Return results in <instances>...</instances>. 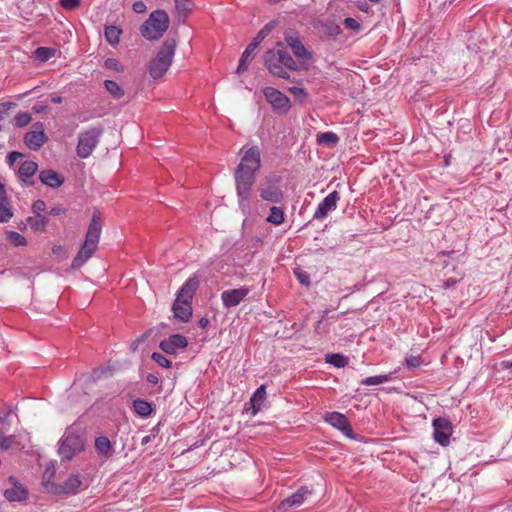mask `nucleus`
Listing matches in <instances>:
<instances>
[{"instance_id":"nucleus-1","label":"nucleus","mask_w":512,"mask_h":512,"mask_svg":"<svg viewBox=\"0 0 512 512\" xmlns=\"http://www.w3.org/2000/svg\"><path fill=\"white\" fill-rule=\"evenodd\" d=\"M260 166V150L257 146H252L244 153L235 170L238 205L245 213L250 209L251 188L255 182L256 173Z\"/></svg>"},{"instance_id":"nucleus-2","label":"nucleus","mask_w":512,"mask_h":512,"mask_svg":"<svg viewBox=\"0 0 512 512\" xmlns=\"http://www.w3.org/2000/svg\"><path fill=\"white\" fill-rule=\"evenodd\" d=\"M101 229L102 222L100 214L98 212H94L85 236L84 243L72 261V269L76 270L81 268L93 256L98 247Z\"/></svg>"},{"instance_id":"nucleus-3","label":"nucleus","mask_w":512,"mask_h":512,"mask_svg":"<svg viewBox=\"0 0 512 512\" xmlns=\"http://www.w3.org/2000/svg\"><path fill=\"white\" fill-rule=\"evenodd\" d=\"M199 286V279L196 276L186 280L177 292L172 310L174 317L182 322H187L192 316V299Z\"/></svg>"},{"instance_id":"nucleus-4","label":"nucleus","mask_w":512,"mask_h":512,"mask_svg":"<svg viewBox=\"0 0 512 512\" xmlns=\"http://www.w3.org/2000/svg\"><path fill=\"white\" fill-rule=\"evenodd\" d=\"M176 45L174 39L163 42L155 58L150 62L149 74L153 79L161 78L168 71L175 55Z\"/></svg>"},{"instance_id":"nucleus-5","label":"nucleus","mask_w":512,"mask_h":512,"mask_svg":"<svg viewBox=\"0 0 512 512\" xmlns=\"http://www.w3.org/2000/svg\"><path fill=\"white\" fill-rule=\"evenodd\" d=\"M170 19L166 11L155 10L140 27L141 35L150 41L160 39L169 27Z\"/></svg>"},{"instance_id":"nucleus-6","label":"nucleus","mask_w":512,"mask_h":512,"mask_svg":"<svg viewBox=\"0 0 512 512\" xmlns=\"http://www.w3.org/2000/svg\"><path fill=\"white\" fill-rule=\"evenodd\" d=\"M101 134L102 129L98 127L81 132L76 147L77 155L82 159L88 158L98 145Z\"/></svg>"},{"instance_id":"nucleus-7","label":"nucleus","mask_w":512,"mask_h":512,"mask_svg":"<svg viewBox=\"0 0 512 512\" xmlns=\"http://www.w3.org/2000/svg\"><path fill=\"white\" fill-rule=\"evenodd\" d=\"M84 439L72 432H66L60 440L58 453L63 460H71L73 456L84 450Z\"/></svg>"},{"instance_id":"nucleus-8","label":"nucleus","mask_w":512,"mask_h":512,"mask_svg":"<svg viewBox=\"0 0 512 512\" xmlns=\"http://www.w3.org/2000/svg\"><path fill=\"white\" fill-rule=\"evenodd\" d=\"M266 100L270 103L272 108L281 113H287L291 107L289 98L273 87H266L263 90Z\"/></svg>"},{"instance_id":"nucleus-9","label":"nucleus","mask_w":512,"mask_h":512,"mask_svg":"<svg viewBox=\"0 0 512 512\" xmlns=\"http://www.w3.org/2000/svg\"><path fill=\"white\" fill-rule=\"evenodd\" d=\"M278 180L273 182L272 178H266V181L259 187L260 197L270 203H281L284 199V193L277 185Z\"/></svg>"},{"instance_id":"nucleus-10","label":"nucleus","mask_w":512,"mask_h":512,"mask_svg":"<svg viewBox=\"0 0 512 512\" xmlns=\"http://www.w3.org/2000/svg\"><path fill=\"white\" fill-rule=\"evenodd\" d=\"M452 432V425L448 419L440 417L433 420V438L438 444L447 446Z\"/></svg>"},{"instance_id":"nucleus-11","label":"nucleus","mask_w":512,"mask_h":512,"mask_svg":"<svg viewBox=\"0 0 512 512\" xmlns=\"http://www.w3.org/2000/svg\"><path fill=\"white\" fill-rule=\"evenodd\" d=\"M47 141L44 126L41 122H36L32 126V130L24 136V143L30 150L40 149Z\"/></svg>"},{"instance_id":"nucleus-12","label":"nucleus","mask_w":512,"mask_h":512,"mask_svg":"<svg viewBox=\"0 0 512 512\" xmlns=\"http://www.w3.org/2000/svg\"><path fill=\"white\" fill-rule=\"evenodd\" d=\"M325 422L340 430L345 436L354 438L353 430L348 418L340 412H329L324 416Z\"/></svg>"},{"instance_id":"nucleus-13","label":"nucleus","mask_w":512,"mask_h":512,"mask_svg":"<svg viewBox=\"0 0 512 512\" xmlns=\"http://www.w3.org/2000/svg\"><path fill=\"white\" fill-rule=\"evenodd\" d=\"M340 199L339 193L333 191L328 194L317 206L313 215V219L322 220L327 217L328 213L337 208V203Z\"/></svg>"},{"instance_id":"nucleus-14","label":"nucleus","mask_w":512,"mask_h":512,"mask_svg":"<svg viewBox=\"0 0 512 512\" xmlns=\"http://www.w3.org/2000/svg\"><path fill=\"white\" fill-rule=\"evenodd\" d=\"M277 57L276 49L268 50L264 56V65L272 75L281 79H289V73L281 67V63Z\"/></svg>"},{"instance_id":"nucleus-15","label":"nucleus","mask_w":512,"mask_h":512,"mask_svg":"<svg viewBox=\"0 0 512 512\" xmlns=\"http://www.w3.org/2000/svg\"><path fill=\"white\" fill-rule=\"evenodd\" d=\"M247 287L224 290L221 293V300L225 308H232L239 305L249 294Z\"/></svg>"},{"instance_id":"nucleus-16","label":"nucleus","mask_w":512,"mask_h":512,"mask_svg":"<svg viewBox=\"0 0 512 512\" xmlns=\"http://www.w3.org/2000/svg\"><path fill=\"white\" fill-rule=\"evenodd\" d=\"M188 346V340L181 334H173L167 339L160 342L159 347L165 353L176 354L179 350H183Z\"/></svg>"},{"instance_id":"nucleus-17","label":"nucleus","mask_w":512,"mask_h":512,"mask_svg":"<svg viewBox=\"0 0 512 512\" xmlns=\"http://www.w3.org/2000/svg\"><path fill=\"white\" fill-rule=\"evenodd\" d=\"M310 494L311 491L307 487L303 486L299 488L294 494L284 499L281 502L280 507L284 510L292 507H299Z\"/></svg>"},{"instance_id":"nucleus-18","label":"nucleus","mask_w":512,"mask_h":512,"mask_svg":"<svg viewBox=\"0 0 512 512\" xmlns=\"http://www.w3.org/2000/svg\"><path fill=\"white\" fill-rule=\"evenodd\" d=\"M285 41L292 49L294 55L302 60H310L312 58V54L306 49L304 44L298 37H294L292 35H286Z\"/></svg>"},{"instance_id":"nucleus-19","label":"nucleus","mask_w":512,"mask_h":512,"mask_svg":"<svg viewBox=\"0 0 512 512\" xmlns=\"http://www.w3.org/2000/svg\"><path fill=\"white\" fill-rule=\"evenodd\" d=\"M39 179L42 184L51 188H58L64 183V177L52 169L42 170Z\"/></svg>"},{"instance_id":"nucleus-20","label":"nucleus","mask_w":512,"mask_h":512,"mask_svg":"<svg viewBox=\"0 0 512 512\" xmlns=\"http://www.w3.org/2000/svg\"><path fill=\"white\" fill-rule=\"evenodd\" d=\"M277 51V59L281 63V67L287 68L292 71H297L298 66L292 56L285 50L283 43L278 42L275 47Z\"/></svg>"},{"instance_id":"nucleus-21","label":"nucleus","mask_w":512,"mask_h":512,"mask_svg":"<svg viewBox=\"0 0 512 512\" xmlns=\"http://www.w3.org/2000/svg\"><path fill=\"white\" fill-rule=\"evenodd\" d=\"M82 482L78 475L72 474L70 475L67 480L60 486V489L58 492L65 493V494H75Z\"/></svg>"},{"instance_id":"nucleus-22","label":"nucleus","mask_w":512,"mask_h":512,"mask_svg":"<svg viewBox=\"0 0 512 512\" xmlns=\"http://www.w3.org/2000/svg\"><path fill=\"white\" fill-rule=\"evenodd\" d=\"M38 170V164L34 161H24L18 170L19 177L27 184H32V182H28L27 179L31 178Z\"/></svg>"},{"instance_id":"nucleus-23","label":"nucleus","mask_w":512,"mask_h":512,"mask_svg":"<svg viewBox=\"0 0 512 512\" xmlns=\"http://www.w3.org/2000/svg\"><path fill=\"white\" fill-rule=\"evenodd\" d=\"M393 372L388 374H381L375 376H369L361 380L360 384L364 386H374L387 383L393 379Z\"/></svg>"},{"instance_id":"nucleus-24","label":"nucleus","mask_w":512,"mask_h":512,"mask_svg":"<svg viewBox=\"0 0 512 512\" xmlns=\"http://www.w3.org/2000/svg\"><path fill=\"white\" fill-rule=\"evenodd\" d=\"M12 216L13 213L9 207L6 192L0 190V223L8 222Z\"/></svg>"},{"instance_id":"nucleus-25","label":"nucleus","mask_w":512,"mask_h":512,"mask_svg":"<svg viewBox=\"0 0 512 512\" xmlns=\"http://www.w3.org/2000/svg\"><path fill=\"white\" fill-rule=\"evenodd\" d=\"M48 219L44 215H34L27 218V224L35 232H42L45 230Z\"/></svg>"},{"instance_id":"nucleus-26","label":"nucleus","mask_w":512,"mask_h":512,"mask_svg":"<svg viewBox=\"0 0 512 512\" xmlns=\"http://www.w3.org/2000/svg\"><path fill=\"white\" fill-rule=\"evenodd\" d=\"M339 140V136L332 131L317 134V143L320 145L334 147L338 144Z\"/></svg>"},{"instance_id":"nucleus-27","label":"nucleus","mask_w":512,"mask_h":512,"mask_svg":"<svg viewBox=\"0 0 512 512\" xmlns=\"http://www.w3.org/2000/svg\"><path fill=\"white\" fill-rule=\"evenodd\" d=\"M104 33L105 39L110 45H118L120 41V35L122 34V30L120 28L114 25L106 26Z\"/></svg>"},{"instance_id":"nucleus-28","label":"nucleus","mask_w":512,"mask_h":512,"mask_svg":"<svg viewBox=\"0 0 512 512\" xmlns=\"http://www.w3.org/2000/svg\"><path fill=\"white\" fill-rule=\"evenodd\" d=\"M275 27V22L267 23L254 37L251 42V49H256L260 43L271 33Z\"/></svg>"},{"instance_id":"nucleus-29","label":"nucleus","mask_w":512,"mask_h":512,"mask_svg":"<svg viewBox=\"0 0 512 512\" xmlns=\"http://www.w3.org/2000/svg\"><path fill=\"white\" fill-rule=\"evenodd\" d=\"M285 220V214L281 207L273 206L270 208V213L266 221L273 225H281Z\"/></svg>"},{"instance_id":"nucleus-30","label":"nucleus","mask_w":512,"mask_h":512,"mask_svg":"<svg viewBox=\"0 0 512 512\" xmlns=\"http://www.w3.org/2000/svg\"><path fill=\"white\" fill-rule=\"evenodd\" d=\"M133 408L135 413L142 417H147L152 413V405L146 400H135L133 402Z\"/></svg>"},{"instance_id":"nucleus-31","label":"nucleus","mask_w":512,"mask_h":512,"mask_svg":"<svg viewBox=\"0 0 512 512\" xmlns=\"http://www.w3.org/2000/svg\"><path fill=\"white\" fill-rule=\"evenodd\" d=\"M4 496L11 502L21 501L26 498V491L25 489L19 487L10 488L5 490Z\"/></svg>"},{"instance_id":"nucleus-32","label":"nucleus","mask_w":512,"mask_h":512,"mask_svg":"<svg viewBox=\"0 0 512 512\" xmlns=\"http://www.w3.org/2000/svg\"><path fill=\"white\" fill-rule=\"evenodd\" d=\"M95 449L101 455H108L111 450V442L106 436H99L95 439Z\"/></svg>"},{"instance_id":"nucleus-33","label":"nucleus","mask_w":512,"mask_h":512,"mask_svg":"<svg viewBox=\"0 0 512 512\" xmlns=\"http://www.w3.org/2000/svg\"><path fill=\"white\" fill-rule=\"evenodd\" d=\"M104 86L113 98L120 99L121 97H123L124 90L120 87V85L117 82L113 80H105Z\"/></svg>"},{"instance_id":"nucleus-34","label":"nucleus","mask_w":512,"mask_h":512,"mask_svg":"<svg viewBox=\"0 0 512 512\" xmlns=\"http://www.w3.org/2000/svg\"><path fill=\"white\" fill-rule=\"evenodd\" d=\"M34 55L40 62H46L56 55V49L50 47H38Z\"/></svg>"},{"instance_id":"nucleus-35","label":"nucleus","mask_w":512,"mask_h":512,"mask_svg":"<svg viewBox=\"0 0 512 512\" xmlns=\"http://www.w3.org/2000/svg\"><path fill=\"white\" fill-rule=\"evenodd\" d=\"M254 50L255 49H251V43H249L248 46L246 47V49L244 50V52L242 53L241 58L239 60V64H238V67L236 70V72L238 74H241L247 70L248 59H249L250 55L254 52Z\"/></svg>"},{"instance_id":"nucleus-36","label":"nucleus","mask_w":512,"mask_h":512,"mask_svg":"<svg viewBox=\"0 0 512 512\" xmlns=\"http://www.w3.org/2000/svg\"><path fill=\"white\" fill-rule=\"evenodd\" d=\"M326 362L337 368H341L347 364V358L341 354L332 353L326 355Z\"/></svg>"},{"instance_id":"nucleus-37","label":"nucleus","mask_w":512,"mask_h":512,"mask_svg":"<svg viewBox=\"0 0 512 512\" xmlns=\"http://www.w3.org/2000/svg\"><path fill=\"white\" fill-rule=\"evenodd\" d=\"M7 240L14 246H24L26 245V239L23 235L15 231L7 232Z\"/></svg>"},{"instance_id":"nucleus-38","label":"nucleus","mask_w":512,"mask_h":512,"mask_svg":"<svg viewBox=\"0 0 512 512\" xmlns=\"http://www.w3.org/2000/svg\"><path fill=\"white\" fill-rule=\"evenodd\" d=\"M175 8L178 13L186 14L193 9L192 0H174Z\"/></svg>"},{"instance_id":"nucleus-39","label":"nucleus","mask_w":512,"mask_h":512,"mask_svg":"<svg viewBox=\"0 0 512 512\" xmlns=\"http://www.w3.org/2000/svg\"><path fill=\"white\" fill-rule=\"evenodd\" d=\"M293 273L295 275V277L297 278V280L304 286L308 287L311 283V280H310V275L302 270L301 268H295L293 270Z\"/></svg>"},{"instance_id":"nucleus-40","label":"nucleus","mask_w":512,"mask_h":512,"mask_svg":"<svg viewBox=\"0 0 512 512\" xmlns=\"http://www.w3.org/2000/svg\"><path fill=\"white\" fill-rule=\"evenodd\" d=\"M104 66L107 69L118 73L124 71V67L122 66V64L115 58H107L104 62Z\"/></svg>"},{"instance_id":"nucleus-41","label":"nucleus","mask_w":512,"mask_h":512,"mask_svg":"<svg viewBox=\"0 0 512 512\" xmlns=\"http://www.w3.org/2000/svg\"><path fill=\"white\" fill-rule=\"evenodd\" d=\"M265 396H266L265 386L261 385L260 387H258L256 389L253 397L251 398V402L253 403V406L255 407L257 402H262L265 399ZM257 410L258 409L254 408L255 413L257 412Z\"/></svg>"},{"instance_id":"nucleus-42","label":"nucleus","mask_w":512,"mask_h":512,"mask_svg":"<svg viewBox=\"0 0 512 512\" xmlns=\"http://www.w3.org/2000/svg\"><path fill=\"white\" fill-rule=\"evenodd\" d=\"M151 358L161 367L163 368H170L171 367V361L167 359L164 355L158 352H153L151 355Z\"/></svg>"},{"instance_id":"nucleus-43","label":"nucleus","mask_w":512,"mask_h":512,"mask_svg":"<svg viewBox=\"0 0 512 512\" xmlns=\"http://www.w3.org/2000/svg\"><path fill=\"white\" fill-rule=\"evenodd\" d=\"M32 117L28 112H19L15 116V122L18 127H24L28 125L31 121Z\"/></svg>"},{"instance_id":"nucleus-44","label":"nucleus","mask_w":512,"mask_h":512,"mask_svg":"<svg viewBox=\"0 0 512 512\" xmlns=\"http://www.w3.org/2000/svg\"><path fill=\"white\" fill-rule=\"evenodd\" d=\"M288 90L291 94H293L296 98H299L301 101H303L307 96L305 89L301 86H293L290 87Z\"/></svg>"},{"instance_id":"nucleus-45","label":"nucleus","mask_w":512,"mask_h":512,"mask_svg":"<svg viewBox=\"0 0 512 512\" xmlns=\"http://www.w3.org/2000/svg\"><path fill=\"white\" fill-rule=\"evenodd\" d=\"M344 25L347 29L354 31H359L361 28L360 23L356 19L351 17H347L344 19Z\"/></svg>"},{"instance_id":"nucleus-46","label":"nucleus","mask_w":512,"mask_h":512,"mask_svg":"<svg viewBox=\"0 0 512 512\" xmlns=\"http://www.w3.org/2000/svg\"><path fill=\"white\" fill-rule=\"evenodd\" d=\"M32 210L35 215H43L46 210V203L43 200H36L32 205Z\"/></svg>"},{"instance_id":"nucleus-47","label":"nucleus","mask_w":512,"mask_h":512,"mask_svg":"<svg viewBox=\"0 0 512 512\" xmlns=\"http://www.w3.org/2000/svg\"><path fill=\"white\" fill-rule=\"evenodd\" d=\"M406 365L409 368H417L421 365L422 360L420 356H409L405 359Z\"/></svg>"},{"instance_id":"nucleus-48","label":"nucleus","mask_w":512,"mask_h":512,"mask_svg":"<svg viewBox=\"0 0 512 512\" xmlns=\"http://www.w3.org/2000/svg\"><path fill=\"white\" fill-rule=\"evenodd\" d=\"M60 4L64 9L73 10L80 5V0H60Z\"/></svg>"},{"instance_id":"nucleus-49","label":"nucleus","mask_w":512,"mask_h":512,"mask_svg":"<svg viewBox=\"0 0 512 512\" xmlns=\"http://www.w3.org/2000/svg\"><path fill=\"white\" fill-rule=\"evenodd\" d=\"M22 157H23V154H22V153L17 152V151H12V152H10V153L7 155L6 160H7L8 165L13 166V165L15 164V162H16L18 159L22 158Z\"/></svg>"},{"instance_id":"nucleus-50","label":"nucleus","mask_w":512,"mask_h":512,"mask_svg":"<svg viewBox=\"0 0 512 512\" xmlns=\"http://www.w3.org/2000/svg\"><path fill=\"white\" fill-rule=\"evenodd\" d=\"M326 32L329 36H337L341 33V28L337 24L330 23L326 26Z\"/></svg>"},{"instance_id":"nucleus-51","label":"nucleus","mask_w":512,"mask_h":512,"mask_svg":"<svg viewBox=\"0 0 512 512\" xmlns=\"http://www.w3.org/2000/svg\"><path fill=\"white\" fill-rule=\"evenodd\" d=\"M461 279H462V276H460L459 278H448L443 281L441 287L443 289H450V288L454 287Z\"/></svg>"},{"instance_id":"nucleus-52","label":"nucleus","mask_w":512,"mask_h":512,"mask_svg":"<svg viewBox=\"0 0 512 512\" xmlns=\"http://www.w3.org/2000/svg\"><path fill=\"white\" fill-rule=\"evenodd\" d=\"M13 442V436H4L2 435L0 438V447L2 449H9Z\"/></svg>"},{"instance_id":"nucleus-53","label":"nucleus","mask_w":512,"mask_h":512,"mask_svg":"<svg viewBox=\"0 0 512 512\" xmlns=\"http://www.w3.org/2000/svg\"><path fill=\"white\" fill-rule=\"evenodd\" d=\"M66 209L60 205L54 206L50 209L49 214L53 216H60L65 214Z\"/></svg>"},{"instance_id":"nucleus-54","label":"nucleus","mask_w":512,"mask_h":512,"mask_svg":"<svg viewBox=\"0 0 512 512\" xmlns=\"http://www.w3.org/2000/svg\"><path fill=\"white\" fill-rule=\"evenodd\" d=\"M133 10L136 13H143L146 10V5L142 1H137L133 4Z\"/></svg>"},{"instance_id":"nucleus-55","label":"nucleus","mask_w":512,"mask_h":512,"mask_svg":"<svg viewBox=\"0 0 512 512\" xmlns=\"http://www.w3.org/2000/svg\"><path fill=\"white\" fill-rule=\"evenodd\" d=\"M146 380L149 384L156 385L159 383V377L155 374H148Z\"/></svg>"},{"instance_id":"nucleus-56","label":"nucleus","mask_w":512,"mask_h":512,"mask_svg":"<svg viewBox=\"0 0 512 512\" xmlns=\"http://www.w3.org/2000/svg\"><path fill=\"white\" fill-rule=\"evenodd\" d=\"M10 412L9 411H0V423L6 424L7 418L9 417Z\"/></svg>"},{"instance_id":"nucleus-57","label":"nucleus","mask_w":512,"mask_h":512,"mask_svg":"<svg viewBox=\"0 0 512 512\" xmlns=\"http://www.w3.org/2000/svg\"><path fill=\"white\" fill-rule=\"evenodd\" d=\"M55 474V468L52 467L51 468H47L46 471L44 472V479H47L49 480L51 477H53Z\"/></svg>"},{"instance_id":"nucleus-58","label":"nucleus","mask_w":512,"mask_h":512,"mask_svg":"<svg viewBox=\"0 0 512 512\" xmlns=\"http://www.w3.org/2000/svg\"><path fill=\"white\" fill-rule=\"evenodd\" d=\"M501 367L504 369H511L512 368V360H503L501 362Z\"/></svg>"},{"instance_id":"nucleus-59","label":"nucleus","mask_w":512,"mask_h":512,"mask_svg":"<svg viewBox=\"0 0 512 512\" xmlns=\"http://www.w3.org/2000/svg\"><path fill=\"white\" fill-rule=\"evenodd\" d=\"M208 323H209V321H208L207 318H201L199 320V325H200L201 328H206Z\"/></svg>"},{"instance_id":"nucleus-60","label":"nucleus","mask_w":512,"mask_h":512,"mask_svg":"<svg viewBox=\"0 0 512 512\" xmlns=\"http://www.w3.org/2000/svg\"><path fill=\"white\" fill-rule=\"evenodd\" d=\"M51 102L54 103V104H59V103L62 102V97H60V96H52Z\"/></svg>"},{"instance_id":"nucleus-61","label":"nucleus","mask_w":512,"mask_h":512,"mask_svg":"<svg viewBox=\"0 0 512 512\" xmlns=\"http://www.w3.org/2000/svg\"><path fill=\"white\" fill-rule=\"evenodd\" d=\"M46 109V106H34V110L36 113L43 112Z\"/></svg>"},{"instance_id":"nucleus-62","label":"nucleus","mask_w":512,"mask_h":512,"mask_svg":"<svg viewBox=\"0 0 512 512\" xmlns=\"http://www.w3.org/2000/svg\"><path fill=\"white\" fill-rule=\"evenodd\" d=\"M60 250H61V246H55V247H53V253H54V254L59 253V251H60Z\"/></svg>"},{"instance_id":"nucleus-63","label":"nucleus","mask_w":512,"mask_h":512,"mask_svg":"<svg viewBox=\"0 0 512 512\" xmlns=\"http://www.w3.org/2000/svg\"><path fill=\"white\" fill-rule=\"evenodd\" d=\"M360 9H361V11H367V7H365V5H362V6L360 7Z\"/></svg>"},{"instance_id":"nucleus-64","label":"nucleus","mask_w":512,"mask_h":512,"mask_svg":"<svg viewBox=\"0 0 512 512\" xmlns=\"http://www.w3.org/2000/svg\"><path fill=\"white\" fill-rule=\"evenodd\" d=\"M360 9H361V11H367V7H365V5H362V6L360 7Z\"/></svg>"}]
</instances>
